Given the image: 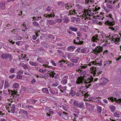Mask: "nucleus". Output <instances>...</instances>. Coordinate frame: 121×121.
I'll return each mask as SVG.
<instances>
[{
  "mask_svg": "<svg viewBox=\"0 0 121 121\" xmlns=\"http://www.w3.org/2000/svg\"><path fill=\"white\" fill-rule=\"evenodd\" d=\"M103 60L100 57L97 58L95 61H92L91 62L88 64H84L83 66L81 67L83 68H88L89 66H90L93 65H98L99 66H101L102 65Z\"/></svg>",
  "mask_w": 121,
  "mask_h": 121,
  "instance_id": "1",
  "label": "nucleus"
},
{
  "mask_svg": "<svg viewBox=\"0 0 121 121\" xmlns=\"http://www.w3.org/2000/svg\"><path fill=\"white\" fill-rule=\"evenodd\" d=\"M103 35H96L93 36L91 38V41L93 42H97L99 44H101L105 41Z\"/></svg>",
  "mask_w": 121,
  "mask_h": 121,
  "instance_id": "2",
  "label": "nucleus"
},
{
  "mask_svg": "<svg viewBox=\"0 0 121 121\" xmlns=\"http://www.w3.org/2000/svg\"><path fill=\"white\" fill-rule=\"evenodd\" d=\"M91 73L93 74L94 76H97L101 73L102 71L101 69H99L98 70L97 69L96 71V67H92L90 68Z\"/></svg>",
  "mask_w": 121,
  "mask_h": 121,
  "instance_id": "3",
  "label": "nucleus"
},
{
  "mask_svg": "<svg viewBox=\"0 0 121 121\" xmlns=\"http://www.w3.org/2000/svg\"><path fill=\"white\" fill-rule=\"evenodd\" d=\"M108 16L109 18L105 22V23L106 25L112 26L114 24V22L112 18L113 15L112 13H110L108 15Z\"/></svg>",
  "mask_w": 121,
  "mask_h": 121,
  "instance_id": "4",
  "label": "nucleus"
},
{
  "mask_svg": "<svg viewBox=\"0 0 121 121\" xmlns=\"http://www.w3.org/2000/svg\"><path fill=\"white\" fill-rule=\"evenodd\" d=\"M81 13H84V14H85L86 16L88 17L89 16H93L94 15V13L93 10H91L89 9H84V11Z\"/></svg>",
  "mask_w": 121,
  "mask_h": 121,
  "instance_id": "5",
  "label": "nucleus"
},
{
  "mask_svg": "<svg viewBox=\"0 0 121 121\" xmlns=\"http://www.w3.org/2000/svg\"><path fill=\"white\" fill-rule=\"evenodd\" d=\"M15 105L14 104L12 105L10 104H9L8 106L7 107V110L9 113H14L15 109Z\"/></svg>",
  "mask_w": 121,
  "mask_h": 121,
  "instance_id": "6",
  "label": "nucleus"
},
{
  "mask_svg": "<svg viewBox=\"0 0 121 121\" xmlns=\"http://www.w3.org/2000/svg\"><path fill=\"white\" fill-rule=\"evenodd\" d=\"M79 15L78 16L82 17L81 19H81V20L82 21V22H86L87 19H90L89 17L86 16L83 13H79Z\"/></svg>",
  "mask_w": 121,
  "mask_h": 121,
  "instance_id": "7",
  "label": "nucleus"
},
{
  "mask_svg": "<svg viewBox=\"0 0 121 121\" xmlns=\"http://www.w3.org/2000/svg\"><path fill=\"white\" fill-rule=\"evenodd\" d=\"M108 99L110 101H111L112 102H115V103H114L115 104L116 103H117L118 104H120L121 105V99H119L117 100V99L113 97H110L108 98Z\"/></svg>",
  "mask_w": 121,
  "mask_h": 121,
  "instance_id": "8",
  "label": "nucleus"
},
{
  "mask_svg": "<svg viewBox=\"0 0 121 121\" xmlns=\"http://www.w3.org/2000/svg\"><path fill=\"white\" fill-rule=\"evenodd\" d=\"M0 57L3 59L8 60L9 59H11L12 57L11 55L9 53H4L2 54Z\"/></svg>",
  "mask_w": 121,
  "mask_h": 121,
  "instance_id": "9",
  "label": "nucleus"
},
{
  "mask_svg": "<svg viewBox=\"0 0 121 121\" xmlns=\"http://www.w3.org/2000/svg\"><path fill=\"white\" fill-rule=\"evenodd\" d=\"M58 4L59 6L61 8H62L63 6L64 7V8L68 9H69L71 8V6L70 5H69L68 4H65L62 5V3L60 1H59L58 3Z\"/></svg>",
  "mask_w": 121,
  "mask_h": 121,
  "instance_id": "10",
  "label": "nucleus"
},
{
  "mask_svg": "<svg viewBox=\"0 0 121 121\" xmlns=\"http://www.w3.org/2000/svg\"><path fill=\"white\" fill-rule=\"evenodd\" d=\"M68 77L67 76H65L61 79L60 83L61 84L64 85L66 84L68 81Z\"/></svg>",
  "mask_w": 121,
  "mask_h": 121,
  "instance_id": "11",
  "label": "nucleus"
},
{
  "mask_svg": "<svg viewBox=\"0 0 121 121\" xmlns=\"http://www.w3.org/2000/svg\"><path fill=\"white\" fill-rule=\"evenodd\" d=\"M93 78L92 77L89 76V77L87 78L84 81V83L86 84H88L91 83L93 82Z\"/></svg>",
  "mask_w": 121,
  "mask_h": 121,
  "instance_id": "12",
  "label": "nucleus"
},
{
  "mask_svg": "<svg viewBox=\"0 0 121 121\" xmlns=\"http://www.w3.org/2000/svg\"><path fill=\"white\" fill-rule=\"evenodd\" d=\"M73 104L75 106L79 108H82L84 106L83 103H80L79 102H78L76 101H74Z\"/></svg>",
  "mask_w": 121,
  "mask_h": 121,
  "instance_id": "13",
  "label": "nucleus"
},
{
  "mask_svg": "<svg viewBox=\"0 0 121 121\" xmlns=\"http://www.w3.org/2000/svg\"><path fill=\"white\" fill-rule=\"evenodd\" d=\"M84 80L83 78L78 77L76 81V83L78 84H82L83 83Z\"/></svg>",
  "mask_w": 121,
  "mask_h": 121,
  "instance_id": "14",
  "label": "nucleus"
},
{
  "mask_svg": "<svg viewBox=\"0 0 121 121\" xmlns=\"http://www.w3.org/2000/svg\"><path fill=\"white\" fill-rule=\"evenodd\" d=\"M94 50L95 53H99L102 51V48L99 46L95 48Z\"/></svg>",
  "mask_w": 121,
  "mask_h": 121,
  "instance_id": "15",
  "label": "nucleus"
},
{
  "mask_svg": "<svg viewBox=\"0 0 121 121\" xmlns=\"http://www.w3.org/2000/svg\"><path fill=\"white\" fill-rule=\"evenodd\" d=\"M84 64H84V65H82L81 66H80V69H79L78 70V72L81 74H82V75L84 74H85V73H86V72L85 71L82 69V68L84 69H85V68H83L81 67L82 66H83L84 65ZM89 67L90 66H89L88 67V68H87L88 69H89V68L90 69L91 68H90V67Z\"/></svg>",
  "mask_w": 121,
  "mask_h": 121,
  "instance_id": "16",
  "label": "nucleus"
},
{
  "mask_svg": "<svg viewBox=\"0 0 121 121\" xmlns=\"http://www.w3.org/2000/svg\"><path fill=\"white\" fill-rule=\"evenodd\" d=\"M37 101V100L29 99L26 100V102L31 104H34Z\"/></svg>",
  "mask_w": 121,
  "mask_h": 121,
  "instance_id": "17",
  "label": "nucleus"
},
{
  "mask_svg": "<svg viewBox=\"0 0 121 121\" xmlns=\"http://www.w3.org/2000/svg\"><path fill=\"white\" fill-rule=\"evenodd\" d=\"M109 82V80L106 78H101L100 79V82H102L105 85Z\"/></svg>",
  "mask_w": 121,
  "mask_h": 121,
  "instance_id": "18",
  "label": "nucleus"
},
{
  "mask_svg": "<svg viewBox=\"0 0 121 121\" xmlns=\"http://www.w3.org/2000/svg\"><path fill=\"white\" fill-rule=\"evenodd\" d=\"M74 43L77 44H82V43L80 42V38L77 37L74 40Z\"/></svg>",
  "mask_w": 121,
  "mask_h": 121,
  "instance_id": "19",
  "label": "nucleus"
},
{
  "mask_svg": "<svg viewBox=\"0 0 121 121\" xmlns=\"http://www.w3.org/2000/svg\"><path fill=\"white\" fill-rule=\"evenodd\" d=\"M120 39V38H114V37H113L112 40L116 44L118 45L119 43Z\"/></svg>",
  "mask_w": 121,
  "mask_h": 121,
  "instance_id": "20",
  "label": "nucleus"
},
{
  "mask_svg": "<svg viewBox=\"0 0 121 121\" xmlns=\"http://www.w3.org/2000/svg\"><path fill=\"white\" fill-rule=\"evenodd\" d=\"M55 16V15L54 13H53V14H51V13H50L49 14H45L44 15V17L48 18H49L50 17H54Z\"/></svg>",
  "mask_w": 121,
  "mask_h": 121,
  "instance_id": "21",
  "label": "nucleus"
},
{
  "mask_svg": "<svg viewBox=\"0 0 121 121\" xmlns=\"http://www.w3.org/2000/svg\"><path fill=\"white\" fill-rule=\"evenodd\" d=\"M75 48L73 46H69L67 48L68 50L69 51H73L75 49Z\"/></svg>",
  "mask_w": 121,
  "mask_h": 121,
  "instance_id": "22",
  "label": "nucleus"
},
{
  "mask_svg": "<svg viewBox=\"0 0 121 121\" xmlns=\"http://www.w3.org/2000/svg\"><path fill=\"white\" fill-rule=\"evenodd\" d=\"M100 9V8L98 6H96L95 7V9H93V10L94 13V14L95 13L96 14V13H98V11Z\"/></svg>",
  "mask_w": 121,
  "mask_h": 121,
  "instance_id": "23",
  "label": "nucleus"
},
{
  "mask_svg": "<svg viewBox=\"0 0 121 121\" xmlns=\"http://www.w3.org/2000/svg\"><path fill=\"white\" fill-rule=\"evenodd\" d=\"M109 28L111 30L115 31L118 30V27L117 26H111L109 27Z\"/></svg>",
  "mask_w": 121,
  "mask_h": 121,
  "instance_id": "24",
  "label": "nucleus"
},
{
  "mask_svg": "<svg viewBox=\"0 0 121 121\" xmlns=\"http://www.w3.org/2000/svg\"><path fill=\"white\" fill-rule=\"evenodd\" d=\"M104 63V65L106 67H107L111 64V61L108 60L105 61Z\"/></svg>",
  "mask_w": 121,
  "mask_h": 121,
  "instance_id": "25",
  "label": "nucleus"
},
{
  "mask_svg": "<svg viewBox=\"0 0 121 121\" xmlns=\"http://www.w3.org/2000/svg\"><path fill=\"white\" fill-rule=\"evenodd\" d=\"M42 91L44 93L48 94L49 93L48 89L46 88H43L42 89Z\"/></svg>",
  "mask_w": 121,
  "mask_h": 121,
  "instance_id": "26",
  "label": "nucleus"
},
{
  "mask_svg": "<svg viewBox=\"0 0 121 121\" xmlns=\"http://www.w3.org/2000/svg\"><path fill=\"white\" fill-rule=\"evenodd\" d=\"M63 113L64 114L62 115V116L63 118L65 119H68V117L67 115V113L65 112H63Z\"/></svg>",
  "mask_w": 121,
  "mask_h": 121,
  "instance_id": "27",
  "label": "nucleus"
},
{
  "mask_svg": "<svg viewBox=\"0 0 121 121\" xmlns=\"http://www.w3.org/2000/svg\"><path fill=\"white\" fill-rule=\"evenodd\" d=\"M79 19V18H77L76 17H73L71 18V21L72 22H75L78 21Z\"/></svg>",
  "mask_w": 121,
  "mask_h": 121,
  "instance_id": "28",
  "label": "nucleus"
},
{
  "mask_svg": "<svg viewBox=\"0 0 121 121\" xmlns=\"http://www.w3.org/2000/svg\"><path fill=\"white\" fill-rule=\"evenodd\" d=\"M12 95L14 96L15 97L17 96L18 94H17V92L15 91H12Z\"/></svg>",
  "mask_w": 121,
  "mask_h": 121,
  "instance_id": "29",
  "label": "nucleus"
},
{
  "mask_svg": "<svg viewBox=\"0 0 121 121\" xmlns=\"http://www.w3.org/2000/svg\"><path fill=\"white\" fill-rule=\"evenodd\" d=\"M69 28L71 30L74 32H76L78 30V29L76 28H74L70 26Z\"/></svg>",
  "mask_w": 121,
  "mask_h": 121,
  "instance_id": "30",
  "label": "nucleus"
},
{
  "mask_svg": "<svg viewBox=\"0 0 121 121\" xmlns=\"http://www.w3.org/2000/svg\"><path fill=\"white\" fill-rule=\"evenodd\" d=\"M47 22L50 25L53 24L54 23V21L52 19L48 20L47 21Z\"/></svg>",
  "mask_w": 121,
  "mask_h": 121,
  "instance_id": "31",
  "label": "nucleus"
},
{
  "mask_svg": "<svg viewBox=\"0 0 121 121\" xmlns=\"http://www.w3.org/2000/svg\"><path fill=\"white\" fill-rule=\"evenodd\" d=\"M55 95H56L58 96H60L61 95V93L58 90H56Z\"/></svg>",
  "mask_w": 121,
  "mask_h": 121,
  "instance_id": "32",
  "label": "nucleus"
},
{
  "mask_svg": "<svg viewBox=\"0 0 121 121\" xmlns=\"http://www.w3.org/2000/svg\"><path fill=\"white\" fill-rule=\"evenodd\" d=\"M21 59L24 60H26L27 57L26 55L25 54H22L21 56Z\"/></svg>",
  "mask_w": 121,
  "mask_h": 121,
  "instance_id": "33",
  "label": "nucleus"
},
{
  "mask_svg": "<svg viewBox=\"0 0 121 121\" xmlns=\"http://www.w3.org/2000/svg\"><path fill=\"white\" fill-rule=\"evenodd\" d=\"M16 68H11L10 72L11 73H16Z\"/></svg>",
  "mask_w": 121,
  "mask_h": 121,
  "instance_id": "34",
  "label": "nucleus"
},
{
  "mask_svg": "<svg viewBox=\"0 0 121 121\" xmlns=\"http://www.w3.org/2000/svg\"><path fill=\"white\" fill-rule=\"evenodd\" d=\"M31 78H32V79L31 81V83L32 84L34 85L36 82V81L34 77H31Z\"/></svg>",
  "mask_w": 121,
  "mask_h": 121,
  "instance_id": "35",
  "label": "nucleus"
},
{
  "mask_svg": "<svg viewBox=\"0 0 121 121\" xmlns=\"http://www.w3.org/2000/svg\"><path fill=\"white\" fill-rule=\"evenodd\" d=\"M83 93V91H80L77 93V95L78 96L81 95H82L83 96L84 95Z\"/></svg>",
  "mask_w": 121,
  "mask_h": 121,
  "instance_id": "36",
  "label": "nucleus"
},
{
  "mask_svg": "<svg viewBox=\"0 0 121 121\" xmlns=\"http://www.w3.org/2000/svg\"><path fill=\"white\" fill-rule=\"evenodd\" d=\"M9 84L8 82L7 81H5L4 83V88H6L9 86Z\"/></svg>",
  "mask_w": 121,
  "mask_h": 121,
  "instance_id": "37",
  "label": "nucleus"
},
{
  "mask_svg": "<svg viewBox=\"0 0 121 121\" xmlns=\"http://www.w3.org/2000/svg\"><path fill=\"white\" fill-rule=\"evenodd\" d=\"M29 64L33 66H37L38 64L35 63H33L32 61H30L29 62Z\"/></svg>",
  "mask_w": 121,
  "mask_h": 121,
  "instance_id": "38",
  "label": "nucleus"
},
{
  "mask_svg": "<svg viewBox=\"0 0 121 121\" xmlns=\"http://www.w3.org/2000/svg\"><path fill=\"white\" fill-rule=\"evenodd\" d=\"M20 112H21L22 113L24 114L25 115H26L27 114V112L26 111H25L24 110H23L21 109H20Z\"/></svg>",
  "mask_w": 121,
  "mask_h": 121,
  "instance_id": "39",
  "label": "nucleus"
},
{
  "mask_svg": "<svg viewBox=\"0 0 121 121\" xmlns=\"http://www.w3.org/2000/svg\"><path fill=\"white\" fill-rule=\"evenodd\" d=\"M22 66L23 68L24 69H26L28 68V66L26 64H22Z\"/></svg>",
  "mask_w": 121,
  "mask_h": 121,
  "instance_id": "40",
  "label": "nucleus"
},
{
  "mask_svg": "<svg viewBox=\"0 0 121 121\" xmlns=\"http://www.w3.org/2000/svg\"><path fill=\"white\" fill-rule=\"evenodd\" d=\"M26 0H21L22 4L25 6H26L27 4L26 3Z\"/></svg>",
  "mask_w": 121,
  "mask_h": 121,
  "instance_id": "41",
  "label": "nucleus"
},
{
  "mask_svg": "<svg viewBox=\"0 0 121 121\" xmlns=\"http://www.w3.org/2000/svg\"><path fill=\"white\" fill-rule=\"evenodd\" d=\"M49 91H50V92L52 94H53V95L55 94L56 90L55 91L53 89H49Z\"/></svg>",
  "mask_w": 121,
  "mask_h": 121,
  "instance_id": "42",
  "label": "nucleus"
},
{
  "mask_svg": "<svg viewBox=\"0 0 121 121\" xmlns=\"http://www.w3.org/2000/svg\"><path fill=\"white\" fill-rule=\"evenodd\" d=\"M37 60L39 63H41L42 62V59L41 57H38L37 59Z\"/></svg>",
  "mask_w": 121,
  "mask_h": 121,
  "instance_id": "43",
  "label": "nucleus"
},
{
  "mask_svg": "<svg viewBox=\"0 0 121 121\" xmlns=\"http://www.w3.org/2000/svg\"><path fill=\"white\" fill-rule=\"evenodd\" d=\"M102 108L100 106H98L97 108L98 111L99 113H100L102 111Z\"/></svg>",
  "mask_w": 121,
  "mask_h": 121,
  "instance_id": "44",
  "label": "nucleus"
},
{
  "mask_svg": "<svg viewBox=\"0 0 121 121\" xmlns=\"http://www.w3.org/2000/svg\"><path fill=\"white\" fill-rule=\"evenodd\" d=\"M32 18L33 19V21H38L39 20V17H32Z\"/></svg>",
  "mask_w": 121,
  "mask_h": 121,
  "instance_id": "45",
  "label": "nucleus"
},
{
  "mask_svg": "<svg viewBox=\"0 0 121 121\" xmlns=\"http://www.w3.org/2000/svg\"><path fill=\"white\" fill-rule=\"evenodd\" d=\"M17 78L18 79H20L22 78V76L21 74L17 73Z\"/></svg>",
  "mask_w": 121,
  "mask_h": 121,
  "instance_id": "46",
  "label": "nucleus"
},
{
  "mask_svg": "<svg viewBox=\"0 0 121 121\" xmlns=\"http://www.w3.org/2000/svg\"><path fill=\"white\" fill-rule=\"evenodd\" d=\"M114 114L115 117H118V118L120 116L118 113L117 112H115Z\"/></svg>",
  "mask_w": 121,
  "mask_h": 121,
  "instance_id": "47",
  "label": "nucleus"
},
{
  "mask_svg": "<svg viewBox=\"0 0 121 121\" xmlns=\"http://www.w3.org/2000/svg\"><path fill=\"white\" fill-rule=\"evenodd\" d=\"M110 108L112 112H114L115 110V107L114 106H111Z\"/></svg>",
  "mask_w": 121,
  "mask_h": 121,
  "instance_id": "48",
  "label": "nucleus"
},
{
  "mask_svg": "<svg viewBox=\"0 0 121 121\" xmlns=\"http://www.w3.org/2000/svg\"><path fill=\"white\" fill-rule=\"evenodd\" d=\"M34 26H37L39 25V24L37 22H32Z\"/></svg>",
  "mask_w": 121,
  "mask_h": 121,
  "instance_id": "49",
  "label": "nucleus"
},
{
  "mask_svg": "<svg viewBox=\"0 0 121 121\" xmlns=\"http://www.w3.org/2000/svg\"><path fill=\"white\" fill-rule=\"evenodd\" d=\"M86 4H90L92 2L91 0H85Z\"/></svg>",
  "mask_w": 121,
  "mask_h": 121,
  "instance_id": "50",
  "label": "nucleus"
},
{
  "mask_svg": "<svg viewBox=\"0 0 121 121\" xmlns=\"http://www.w3.org/2000/svg\"><path fill=\"white\" fill-rule=\"evenodd\" d=\"M71 61L73 62L76 63L77 62L78 60L77 59H72L71 60Z\"/></svg>",
  "mask_w": 121,
  "mask_h": 121,
  "instance_id": "51",
  "label": "nucleus"
},
{
  "mask_svg": "<svg viewBox=\"0 0 121 121\" xmlns=\"http://www.w3.org/2000/svg\"><path fill=\"white\" fill-rule=\"evenodd\" d=\"M5 6L4 3L2 2L0 4V8H4Z\"/></svg>",
  "mask_w": 121,
  "mask_h": 121,
  "instance_id": "52",
  "label": "nucleus"
},
{
  "mask_svg": "<svg viewBox=\"0 0 121 121\" xmlns=\"http://www.w3.org/2000/svg\"><path fill=\"white\" fill-rule=\"evenodd\" d=\"M55 74V73H54L52 72L50 74V76L51 77L53 78L54 77V75Z\"/></svg>",
  "mask_w": 121,
  "mask_h": 121,
  "instance_id": "53",
  "label": "nucleus"
},
{
  "mask_svg": "<svg viewBox=\"0 0 121 121\" xmlns=\"http://www.w3.org/2000/svg\"><path fill=\"white\" fill-rule=\"evenodd\" d=\"M39 71L41 73H44L46 72L45 70L43 69H39Z\"/></svg>",
  "mask_w": 121,
  "mask_h": 121,
  "instance_id": "54",
  "label": "nucleus"
},
{
  "mask_svg": "<svg viewBox=\"0 0 121 121\" xmlns=\"http://www.w3.org/2000/svg\"><path fill=\"white\" fill-rule=\"evenodd\" d=\"M19 85L17 83H15L13 85V87L14 88H17Z\"/></svg>",
  "mask_w": 121,
  "mask_h": 121,
  "instance_id": "55",
  "label": "nucleus"
},
{
  "mask_svg": "<svg viewBox=\"0 0 121 121\" xmlns=\"http://www.w3.org/2000/svg\"><path fill=\"white\" fill-rule=\"evenodd\" d=\"M26 107L28 108L29 109H31L34 108V107L33 106L29 105H27V106H26Z\"/></svg>",
  "mask_w": 121,
  "mask_h": 121,
  "instance_id": "56",
  "label": "nucleus"
},
{
  "mask_svg": "<svg viewBox=\"0 0 121 121\" xmlns=\"http://www.w3.org/2000/svg\"><path fill=\"white\" fill-rule=\"evenodd\" d=\"M37 35H34L32 36V38L34 40H35L37 38Z\"/></svg>",
  "mask_w": 121,
  "mask_h": 121,
  "instance_id": "57",
  "label": "nucleus"
},
{
  "mask_svg": "<svg viewBox=\"0 0 121 121\" xmlns=\"http://www.w3.org/2000/svg\"><path fill=\"white\" fill-rule=\"evenodd\" d=\"M70 94L72 96H74L75 95L74 91L73 90L70 91Z\"/></svg>",
  "mask_w": 121,
  "mask_h": 121,
  "instance_id": "58",
  "label": "nucleus"
},
{
  "mask_svg": "<svg viewBox=\"0 0 121 121\" xmlns=\"http://www.w3.org/2000/svg\"><path fill=\"white\" fill-rule=\"evenodd\" d=\"M64 21L65 23H67L69 22V20L68 19L66 18L64 20Z\"/></svg>",
  "mask_w": 121,
  "mask_h": 121,
  "instance_id": "59",
  "label": "nucleus"
},
{
  "mask_svg": "<svg viewBox=\"0 0 121 121\" xmlns=\"http://www.w3.org/2000/svg\"><path fill=\"white\" fill-rule=\"evenodd\" d=\"M62 20L61 19H57L56 20V21L57 22L60 23L61 22Z\"/></svg>",
  "mask_w": 121,
  "mask_h": 121,
  "instance_id": "60",
  "label": "nucleus"
},
{
  "mask_svg": "<svg viewBox=\"0 0 121 121\" xmlns=\"http://www.w3.org/2000/svg\"><path fill=\"white\" fill-rule=\"evenodd\" d=\"M51 7L48 6L47 8V10L48 12H50L51 10Z\"/></svg>",
  "mask_w": 121,
  "mask_h": 121,
  "instance_id": "61",
  "label": "nucleus"
},
{
  "mask_svg": "<svg viewBox=\"0 0 121 121\" xmlns=\"http://www.w3.org/2000/svg\"><path fill=\"white\" fill-rule=\"evenodd\" d=\"M51 62L52 64L53 65L55 66H56V63H55L54 61L53 60H51Z\"/></svg>",
  "mask_w": 121,
  "mask_h": 121,
  "instance_id": "62",
  "label": "nucleus"
},
{
  "mask_svg": "<svg viewBox=\"0 0 121 121\" xmlns=\"http://www.w3.org/2000/svg\"><path fill=\"white\" fill-rule=\"evenodd\" d=\"M54 78L55 79H58L59 78V75L58 74H56L54 77Z\"/></svg>",
  "mask_w": 121,
  "mask_h": 121,
  "instance_id": "63",
  "label": "nucleus"
},
{
  "mask_svg": "<svg viewBox=\"0 0 121 121\" xmlns=\"http://www.w3.org/2000/svg\"><path fill=\"white\" fill-rule=\"evenodd\" d=\"M15 76V75L14 74H13L12 75H11L9 76V78H10L13 79V78Z\"/></svg>",
  "mask_w": 121,
  "mask_h": 121,
  "instance_id": "64",
  "label": "nucleus"
}]
</instances>
